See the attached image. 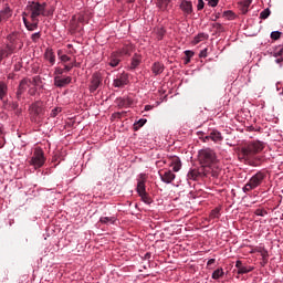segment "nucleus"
<instances>
[{"mask_svg": "<svg viewBox=\"0 0 283 283\" xmlns=\"http://www.w3.org/2000/svg\"><path fill=\"white\" fill-rule=\"evenodd\" d=\"M125 114V112H122V113H115V116H117V118H120V116Z\"/></svg>", "mask_w": 283, "mask_h": 283, "instance_id": "nucleus-57", "label": "nucleus"}, {"mask_svg": "<svg viewBox=\"0 0 283 283\" xmlns=\"http://www.w3.org/2000/svg\"><path fill=\"white\" fill-rule=\"evenodd\" d=\"M71 83H72V78L70 76L61 77L57 75L54 77L55 87H65V85H70Z\"/></svg>", "mask_w": 283, "mask_h": 283, "instance_id": "nucleus-13", "label": "nucleus"}, {"mask_svg": "<svg viewBox=\"0 0 283 283\" xmlns=\"http://www.w3.org/2000/svg\"><path fill=\"white\" fill-rule=\"evenodd\" d=\"M210 218L211 220H216L218 218H220V209L216 208L210 212Z\"/></svg>", "mask_w": 283, "mask_h": 283, "instance_id": "nucleus-36", "label": "nucleus"}, {"mask_svg": "<svg viewBox=\"0 0 283 283\" xmlns=\"http://www.w3.org/2000/svg\"><path fill=\"white\" fill-rule=\"evenodd\" d=\"M151 72L153 74H155V76L163 74V72H165V64L160 62H155L151 66Z\"/></svg>", "mask_w": 283, "mask_h": 283, "instance_id": "nucleus-18", "label": "nucleus"}, {"mask_svg": "<svg viewBox=\"0 0 283 283\" xmlns=\"http://www.w3.org/2000/svg\"><path fill=\"white\" fill-rule=\"evenodd\" d=\"M76 21L81 24L83 21H85V18L83 15L76 17Z\"/></svg>", "mask_w": 283, "mask_h": 283, "instance_id": "nucleus-54", "label": "nucleus"}, {"mask_svg": "<svg viewBox=\"0 0 283 283\" xmlns=\"http://www.w3.org/2000/svg\"><path fill=\"white\" fill-rule=\"evenodd\" d=\"M200 59H207V49H203L200 53H199Z\"/></svg>", "mask_w": 283, "mask_h": 283, "instance_id": "nucleus-50", "label": "nucleus"}, {"mask_svg": "<svg viewBox=\"0 0 283 283\" xmlns=\"http://www.w3.org/2000/svg\"><path fill=\"white\" fill-rule=\"evenodd\" d=\"M8 96V85L0 82V101H3Z\"/></svg>", "mask_w": 283, "mask_h": 283, "instance_id": "nucleus-24", "label": "nucleus"}, {"mask_svg": "<svg viewBox=\"0 0 283 283\" xmlns=\"http://www.w3.org/2000/svg\"><path fill=\"white\" fill-rule=\"evenodd\" d=\"M186 60L185 63H191V56H193V51H185Z\"/></svg>", "mask_w": 283, "mask_h": 283, "instance_id": "nucleus-40", "label": "nucleus"}, {"mask_svg": "<svg viewBox=\"0 0 283 283\" xmlns=\"http://www.w3.org/2000/svg\"><path fill=\"white\" fill-rule=\"evenodd\" d=\"M41 14H45V4L29 1L25 8V12L22 13V17H30V19H39Z\"/></svg>", "mask_w": 283, "mask_h": 283, "instance_id": "nucleus-2", "label": "nucleus"}, {"mask_svg": "<svg viewBox=\"0 0 283 283\" xmlns=\"http://www.w3.org/2000/svg\"><path fill=\"white\" fill-rule=\"evenodd\" d=\"M67 48H69V49L72 48V44H67Z\"/></svg>", "mask_w": 283, "mask_h": 283, "instance_id": "nucleus-61", "label": "nucleus"}, {"mask_svg": "<svg viewBox=\"0 0 283 283\" xmlns=\"http://www.w3.org/2000/svg\"><path fill=\"white\" fill-rule=\"evenodd\" d=\"M211 264H216V259H210L207 263L208 266H211Z\"/></svg>", "mask_w": 283, "mask_h": 283, "instance_id": "nucleus-56", "label": "nucleus"}, {"mask_svg": "<svg viewBox=\"0 0 283 283\" xmlns=\"http://www.w3.org/2000/svg\"><path fill=\"white\" fill-rule=\"evenodd\" d=\"M261 255H262L264 262H268V261H269V252H268L266 250H264L263 252H261Z\"/></svg>", "mask_w": 283, "mask_h": 283, "instance_id": "nucleus-48", "label": "nucleus"}, {"mask_svg": "<svg viewBox=\"0 0 283 283\" xmlns=\"http://www.w3.org/2000/svg\"><path fill=\"white\" fill-rule=\"evenodd\" d=\"M160 179L166 185H171L172 180H176V174H174L171 170H166L164 172H159Z\"/></svg>", "mask_w": 283, "mask_h": 283, "instance_id": "nucleus-11", "label": "nucleus"}, {"mask_svg": "<svg viewBox=\"0 0 283 283\" xmlns=\"http://www.w3.org/2000/svg\"><path fill=\"white\" fill-rule=\"evenodd\" d=\"M3 59H6V51H3V49H0V63L1 61H3Z\"/></svg>", "mask_w": 283, "mask_h": 283, "instance_id": "nucleus-51", "label": "nucleus"}, {"mask_svg": "<svg viewBox=\"0 0 283 283\" xmlns=\"http://www.w3.org/2000/svg\"><path fill=\"white\" fill-rule=\"evenodd\" d=\"M206 39H209V35H207L206 33H199L195 40H193V43L196 45H198V43H200V41H206Z\"/></svg>", "mask_w": 283, "mask_h": 283, "instance_id": "nucleus-31", "label": "nucleus"}, {"mask_svg": "<svg viewBox=\"0 0 283 283\" xmlns=\"http://www.w3.org/2000/svg\"><path fill=\"white\" fill-rule=\"evenodd\" d=\"M262 151H264V143L254 140L241 147L239 156L241 160H253Z\"/></svg>", "mask_w": 283, "mask_h": 283, "instance_id": "nucleus-1", "label": "nucleus"}, {"mask_svg": "<svg viewBox=\"0 0 283 283\" xmlns=\"http://www.w3.org/2000/svg\"><path fill=\"white\" fill-rule=\"evenodd\" d=\"M22 20L27 30H29V32H34V30L39 28V19H31L32 22L30 23V21H28V18L23 15Z\"/></svg>", "mask_w": 283, "mask_h": 283, "instance_id": "nucleus-12", "label": "nucleus"}, {"mask_svg": "<svg viewBox=\"0 0 283 283\" xmlns=\"http://www.w3.org/2000/svg\"><path fill=\"white\" fill-rule=\"evenodd\" d=\"M59 114H61V107H55L51 111L52 118H56V116H59Z\"/></svg>", "mask_w": 283, "mask_h": 283, "instance_id": "nucleus-42", "label": "nucleus"}, {"mask_svg": "<svg viewBox=\"0 0 283 283\" xmlns=\"http://www.w3.org/2000/svg\"><path fill=\"white\" fill-rule=\"evenodd\" d=\"M213 140V143H220L222 140V134L218 130H212L209 136H206V140Z\"/></svg>", "mask_w": 283, "mask_h": 283, "instance_id": "nucleus-19", "label": "nucleus"}, {"mask_svg": "<svg viewBox=\"0 0 283 283\" xmlns=\"http://www.w3.org/2000/svg\"><path fill=\"white\" fill-rule=\"evenodd\" d=\"M62 52H63V51L59 50V51H57V56H61Z\"/></svg>", "mask_w": 283, "mask_h": 283, "instance_id": "nucleus-59", "label": "nucleus"}, {"mask_svg": "<svg viewBox=\"0 0 283 283\" xmlns=\"http://www.w3.org/2000/svg\"><path fill=\"white\" fill-rule=\"evenodd\" d=\"M44 59L50 63V66L52 67V65L56 63V54H54V50L48 48L44 52Z\"/></svg>", "mask_w": 283, "mask_h": 283, "instance_id": "nucleus-14", "label": "nucleus"}, {"mask_svg": "<svg viewBox=\"0 0 283 283\" xmlns=\"http://www.w3.org/2000/svg\"><path fill=\"white\" fill-rule=\"evenodd\" d=\"M120 54H124V55H129L132 54V46L130 45H125L123 46L122 51H120Z\"/></svg>", "mask_w": 283, "mask_h": 283, "instance_id": "nucleus-38", "label": "nucleus"}, {"mask_svg": "<svg viewBox=\"0 0 283 283\" xmlns=\"http://www.w3.org/2000/svg\"><path fill=\"white\" fill-rule=\"evenodd\" d=\"M99 222L102 224H114V222H116V217H101Z\"/></svg>", "mask_w": 283, "mask_h": 283, "instance_id": "nucleus-25", "label": "nucleus"}, {"mask_svg": "<svg viewBox=\"0 0 283 283\" xmlns=\"http://www.w3.org/2000/svg\"><path fill=\"white\" fill-rule=\"evenodd\" d=\"M145 123H147V119H139L137 123L134 124V129L135 132H138V129H140V127H143L145 125Z\"/></svg>", "mask_w": 283, "mask_h": 283, "instance_id": "nucleus-35", "label": "nucleus"}, {"mask_svg": "<svg viewBox=\"0 0 283 283\" xmlns=\"http://www.w3.org/2000/svg\"><path fill=\"white\" fill-rule=\"evenodd\" d=\"M23 92L24 91H21L20 88H18V91H17V98H18V101L21 99V96H22Z\"/></svg>", "mask_w": 283, "mask_h": 283, "instance_id": "nucleus-53", "label": "nucleus"}, {"mask_svg": "<svg viewBox=\"0 0 283 283\" xmlns=\"http://www.w3.org/2000/svg\"><path fill=\"white\" fill-rule=\"evenodd\" d=\"M222 275H224V270H222V269H217V270L212 273V280H220V277H222Z\"/></svg>", "mask_w": 283, "mask_h": 283, "instance_id": "nucleus-33", "label": "nucleus"}, {"mask_svg": "<svg viewBox=\"0 0 283 283\" xmlns=\"http://www.w3.org/2000/svg\"><path fill=\"white\" fill-rule=\"evenodd\" d=\"M199 177L200 172L196 169H191L187 175L188 180H198Z\"/></svg>", "mask_w": 283, "mask_h": 283, "instance_id": "nucleus-26", "label": "nucleus"}, {"mask_svg": "<svg viewBox=\"0 0 283 283\" xmlns=\"http://www.w3.org/2000/svg\"><path fill=\"white\" fill-rule=\"evenodd\" d=\"M3 1H6V0H0V3H3Z\"/></svg>", "mask_w": 283, "mask_h": 283, "instance_id": "nucleus-62", "label": "nucleus"}, {"mask_svg": "<svg viewBox=\"0 0 283 283\" xmlns=\"http://www.w3.org/2000/svg\"><path fill=\"white\" fill-rule=\"evenodd\" d=\"M40 39H41V32H36L31 35V40L33 41V43H36Z\"/></svg>", "mask_w": 283, "mask_h": 283, "instance_id": "nucleus-43", "label": "nucleus"}, {"mask_svg": "<svg viewBox=\"0 0 283 283\" xmlns=\"http://www.w3.org/2000/svg\"><path fill=\"white\" fill-rule=\"evenodd\" d=\"M116 105L119 109L132 107V105H134V99L132 97H119L116 99Z\"/></svg>", "mask_w": 283, "mask_h": 283, "instance_id": "nucleus-10", "label": "nucleus"}, {"mask_svg": "<svg viewBox=\"0 0 283 283\" xmlns=\"http://www.w3.org/2000/svg\"><path fill=\"white\" fill-rule=\"evenodd\" d=\"M72 67H74V65H67V64L64 65V69L55 67L54 74L56 76H61L65 74V72H71Z\"/></svg>", "mask_w": 283, "mask_h": 283, "instance_id": "nucleus-21", "label": "nucleus"}, {"mask_svg": "<svg viewBox=\"0 0 283 283\" xmlns=\"http://www.w3.org/2000/svg\"><path fill=\"white\" fill-rule=\"evenodd\" d=\"M11 109H19V103L13 102L10 104Z\"/></svg>", "mask_w": 283, "mask_h": 283, "instance_id": "nucleus-52", "label": "nucleus"}, {"mask_svg": "<svg viewBox=\"0 0 283 283\" xmlns=\"http://www.w3.org/2000/svg\"><path fill=\"white\" fill-rule=\"evenodd\" d=\"M101 83H103V77H101V74L99 73L93 74L91 78V84H90V92L94 94V92H96L101 86Z\"/></svg>", "mask_w": 283, "mask_h": 283, "instance_id": "nucleus-7", "label": "nucleus"}, {"mask_svg": "<svg viewBox=\"0 0 283 283\" xmlns=\"http://www.w3.org/2000/svg\"><path fill=\"white\" fill-rule=\"evenodd\" d=\"M140 178H142V180H139L138 184H137V193H138V196L140 193L147 192V190L145 188V176L140 175Z\"/></svg>", "mask_w": 283, "mask_h": 283, "instance_id": "nucleus-23", "label": "nucleus"}, {"mask_svg": "<svg viewBox=\"0 0 283 283\" xmlns=\"http://www.w3.org/2000/svg\"><path fill=\"white\" fill-rule=\"evenodd\" d=\"M235 268L238 269L239 275H244V274L251 273V271H253V266L247 265L240 260L235 262Z\"/></svg>", "mask_w": 283, "mask_h": 283, "instance_id": "nucleus-9", "label": "nucleus"}, {"mask_svg": "<svg viewBox=\"0 0 283 283\" xmlns=\"http://www.w3.org/2000/svg\"><path fill=\"white\" fill-rule=\"evenodd\" d=\"M219 2H220V0H209V1H208V4H209L211 8H216V6H218Z\"/></svg>", "mask_w": 283, "mask_h": 283, "instance_id": "nucleus-47", "label": "nucleus"}, {"mask_svg": "<svg viewBox=\"0 0 283 283\" xmlns=\"http://www.w3.org/2000/svg\"><path fill=\"white\" fill-rule=\"evenodd\" d=\"M140 65V56L135 55L130 63V70H136Z\"/></svg>", "mask_w": 283, "mask_h": 283, "instance_id": "nucleus-29", "label": "nucleus"}, {"mask_svg": "<svg viewBox=\"0 0 283 283\" xmlns=\"http://www.w3.org/2000/svg\"><path fill=\"white\" fill-rule=\"evenodd\" d=\"M254 213H255V216H261L262 218H264V216H266V210L256 209Z\"/></svg>", "mask_w": 283, "mask_h": 283, "instance_id": "nucleus-44", "label": "nucleus"}, {"mask_svg": "<svg viewBox=\"0 0 283 283\" xmlns=\"http://www.w3.org/2000/svg\"><path fill=\"white\" fill-rule=\"evenodd\" d=\"M223 17H226V19H233L234 13L233 11H224Z\"/></svg>", "mask_w": 283, "mask_h": 283, "instance_id": "nucleus-45", "label": "nucleus"}, {"mask_svg": "<svg viewBox=\"0 0 283 283\" xmlns=\"http://www.w3.org/2000/svg\"><path fill=\"white\" fill-rule=\"evenodd\" d=\"M71 28L72 30H78V28H81V24L76 21V15H73L71 20Z\"/></svg>", "mask_w": 283, "mask_h": 283, "instance_id": "nucleus-34", "label": "nucleus"}, {"mask_svg": "<svg viewBox=\"0 0 283 283\" xmlns=\"http://www.w3.org/2000/svg\"><path fill=\"white\" fill-rule=\"evenodd\" d=\"M252 0H245L241 4V11L243 14H247L249 12V7L251 6Z\"/></svg>", "mask_w": 283, "mask_h": 283, "instance_id": "nucleus-30", "label": "nucleus"}, {"mask_svg": "<svg viewBox=\"0 0 283 283\" xmlns=\"http://www.w3.org/2000/svg\"><path fill=\"white\" fill-rule=\"evenodd\" d=\"M134 1H136V0H128V3H134Z\"/></svg>", "mask_w": 283, "mask_h": 283, "instance_id": "nucleus-60", "label": "nucleus"}, {"mask_svg": "<svg viewBox=\"0 0 283 283\" xmlns=\"http://www.w3.org/2000/svg\"><path fill=\"white\" fill-rule=\"evenodd\" d=\"M29 114L32 123H41L45 116V108H43V102H35L29 108Z\"/></svg>", "mask_w": 283, "mask_h": 283, "instance_id": "nucleus-3", "label": "nucleus"}, {"mask_svg": "<svg viewBox=\"0 0 283 283\" xmlns=\"http://www.w3.org/2000/svg\"><path fill=\"white\" fill-rule=\"evenodd\" d=\"M60 60L62 61V63H67V61H72V57L67 55H61Z\"/></svg>", "mask_w": 283, "mask_h": 283, "instance_id": "nucleus-46", "label": "nucleus"}, {"mask_svg": "<svg viewBox=\"0 0 283 283\" xmlns=\"http://www.w3.org/2000/svg\"><path fill=\"white\" fill-rule=\"evenodd\" d=\"M212 28L216 30V32H224V27H222L221 23L216 22L212 24Z\"/></svg>", "mask_w": 283, "mask_h": 283, "instance_id": "nucleus-39", "label": "nucleus"}, {"mask_svg": "<svg viewBox=\"0 0 283 283\" xmlns=\"http://www.w3.org/2000/svg\"><path fill=\"white\" fill-rule=\"evenodd\" d=\"M171 0H157V8L160 10V12H167Z\"/></svg>", "mask_w": 283, "mask_h": 283, "instance_id": "nucleus-20", "label": "nucleus"}, {"mask_svg": "<svg viewBox=\"0 0 283 283\" xmlns=\"http://www.w3.org/2000/svg\"><path fill=\"white\" fill-rule=\"evenodd\" d=\"M282 36V32L280 31H273L271 33V39H273V41H277V39H280Z\"/></svg>", "mask_w": 283, "mask_h": 283, "instance_id": "nucleus-41", "label": "nucleus"}, {"mask_svg": "<svg viewBox=\"0 0 283 283\" xmlns=\"http://www.w3.org/2000/svg\"><path fill=\"white\" fill-rule=\"evenodd\" d=\"M264 178H266V174L263 171H258L254 176L250 178V180L243 187V192L249 193V191H253V189H258L262 182H264Z\"/></svg>", "mask_w": 283, "mask_h": 283, "instance_id": "nucleus-4", "label": "nucleus"}, {"mask_svg": "<svg viewBox=\"0 0 283 283\" xmlns=\"http://www.w3.org/2000/svg\"><path fill=\"white\" fill-rule=\"evenodd\" d=\"M4 52V57L11 56L14 53V45L7 44L6 49H2Z\"/></svg>", "mask_w": 283, "mask_h": 283, "instance_id": "nucleus-28", "label": "nucleus"}, {"mask_svg": "<svg viewBox=\"0 0 283 283\" xmlns=\"http://www.w3.org/2000/svg\"><path fill=\"white\" fill-rule=\"evenodd\" d=\"M145 109L146 111L151 109V106L147 105V106H145Z\"/></svg>", "mask_w": 283, "mask_h": 283, "instance_id": "nucleus-58", "label": "nucleus"}, {"mask_svg": "<svg viewBox=\"0 0 283 283\" xmlns=\"http://www.w3.org/2000/svg\"><path fill=\"white\" fill-rule=\"evenodd\" d=\"M139 197L142 198L143 202H145V205H151V197H149L147 192L139 193Z\"/></svg>", "mask_w": 283, "mask_h": 283, "instance_id": "nucleus-32", "label": "nucleus"}, {"mask_svg": "<svg viewBox=\"0 0 283 283\" xmlns=\"http://www.w3.org/2000/svg\"><path fill=\"white\" fill-rule=\"evenodd\" d=\"M127 83H129V76L122 73L113 81V87H123L124 85H127Z\"/></svg>", "mask_w": 283, "mask_h": 283, "instance_id": "nucleus-8", "label": "nucleus"}, {"mask_svg": "<svg viewBox=\"0 0 283 283\" xmlns=\"http://www.w3.org/2000/svg\"><path fill=\"white\" fill-rule=\"evenodd\" d=\"M29 165L34 169H41L43 165H45V153L40 147L35 148L31 159L29 160Z\"/></svg>", "mask_w": 283, "mask_h": 283, "instance_id": "nucleus-5", "label": "nucleus"}, {"mask_svg": "<svg viewBox=\"0 0 283 283\" xmlns=\"http://www.w3.org/2000/svg\"><path fill=\"white\" fill-rule=\"evenodd\" d=\"M216 151L210 148L201 149L199 151V163L205 165V167H210V165H213V163H216Z\"/></svg>", "mask_w": 283, "mask_h": 283, "instance_id": "nucleus-6", "label": "nucleus"}, {"mask_svg": "<svg viewBox=\"0 0 283 283\" xmlns=\"http://www.w3.org/2000/svg\"><path fill=\"white\" fill-rule=\"evenodd\" d=\"M119 63H120V59L118 57V54L113 53L109 57L108 65H111V67H118Z\"/></svg>", "mask_w": 283, "mask_h": 283, "instance_id": "nucleus-22", "label": "nucleus"}, {"mask_svg": "<svg viewBox=\"0 0 283 283\" xmlns=\"http://www.w3.org/2000/svg\"><path fill=\"white\" fill-rule=\"evenodd\" d=\"M197 9L198 10H203L205 9V1L203 0H198Z\"/></svg>", "mask_w": 283, "mask_h": 283, "instance_id": "nucleus-49", "label": "nucleus"}, {"mask_svg": "<svg viewBox=\"0 0 283 283\" xmlns=\"http://www.w3.org/2000/svg\"><path fill=\"white\" fill-rule=\"evenodd\" d=\"M211 176H212V178H218L219 174L217 170H212Z\"/></svg>", "mask_w": 283, "mask_h": 283, "instance_id": "nucleus-55", "label": "nucleus"}, {"mask_svg": "<svg viewBox=\"0 0 283 283\" xmlns=\"http://www.w3.org/2000/svg\"><path fill=\"white\" fill-rule=\"evenodd\" d=\"M180 10H182L186 15H189L193 12V4L191 1L181 0Z\"/></svg>", "mask_w": 283, "mask_h": 283, "instance_id": "nucleus-15", "label": "nucleus"}, {"mask_svg": "<svg viewBox=\"0 0 283 283\" xmlns=\"http://www.w3.org/2000/svg\"><path fill=\"white\" fill-rule=\"evenodd\" d=\"M269 17H271V10H270V9H264V10L260 13V19H269Z\"/></svg>", "mask_w": 283, "mask_h": 283, "instance_id": "nucleus-37", "label": "nucleus"}, {"mask_svg": "<svg viewBox=\"0 0 283 283\" xmlns=\"http://www.w3.org/2000/svg\"><path fill=\"white\" fill-rule=\"evenodd\" d=\"M71 65H73V67H74V64H71Z\"/></svg>", "mask_w": 283, "mask_h": 283, "instance_id": "nucleus-63", "label": "nucleus"}, {"mask_svg": "<svg viewBox=\"0 0 283 283\" xmlns=\"http://www.w3.org/2000/svg\"><path fill=\"white\" fill-rule=\"evenodd\" d=\"M170 167H172V171L178 172L182 168V161H180L179 157H171Z\"/></svg>", "mask_w": 283, "mask_h": 283, "instance_id": "nucleus-17", "label": "nucleus"}, {"mask_svg": "<svg viewBox=\"0 0 283 283\" xmlns=\"http://www.w3.org/2000/svg\"><path fill=\"white\" fill-rule=\"evenodd\" d=\"M10 17H12V9L7 6L0 11V23H6Z\"/></svg>", "mask_w": 283, "mask_h": 283, "instance_id": "nucleus-16", "label": "nucleus"}, {"mask_svg": "<svg viewBox=\"0 0 283 283\" xmlns=\"http://www.w3.org/2000/svg\"><path fill=\"white\" fill-rule=\"evenodd\" d=\"M28 87H30V80L23 78L20 82L18 90H21V91L25 92V90H28Z\"/></svg>", "mask_w": 283, "mask_h": 283, "instance_id": "nucleus-27", "label": "nucleus"}]
</instances>
